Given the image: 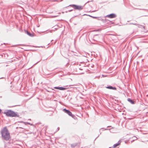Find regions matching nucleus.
I'll use <instances>...</instances> for the list:
<instances>
[{
    "instance_id": "1",
    "label": "nucleus",
    "mask_w": 148,
    "mask_h": 148,
    "mask_svg": "<svg viewBox=\"0 0 148 148\" xmlns=\"http://www.w3.org/2000/svg\"><path fill=\"white\" fill-rule=\"evenodd\" d=\"M1 134L2 138L6 140H9L10 138V132L6 127H4L1 130Z\"/></svg>"
},
{
    "instance_id": "11",
    "label": "nucleus",
    "mask_w": 148,
    "mask_h": 148,
    "mask_svg": "<svg viewBox=\"0 0 148 148\" xmlns=\"http://www.w3.org/2000/svg\"><path fill=\"white\" fill-rule=\"evenodd\" d=\"M27 34L28 35H29V36H31V34L30 33H29V32H28V31H27Z\"/></svg>"
},
{
    "instance_id": "8",
    "label": "nucleus",
    "mask_w": 148,
    "mask_h": 148,
    "mask_svg": "<svg viewBox=\"0 0 148 148\" xmlns=\"http://www.w3.org/2000/svg\"><path fill=\"white\" fill-rule=\"evenodd\" d=\"M128 101L130 102L132 104H133L134 103V101H133L132 100L130 99H127Z\"/></svg>"
},
{
    "instance_id": "6",
    "label": "nucleus",
    "mask_w": 148,
    "mask_h": 148,
    "mask_svg": "<svg viewBox=\"0 0 148 148\" xmlns=\"http://www.w3.org/2000/svg\"><path fill=\"white\" fill-rule=\"evenodd\" d=\"M54 88L56 89H58L60 90H64L66 89V88L62 87H55Z\"/></svg>"
},
{
    "instance_id": "12",
    "label": "nucleus",
    "mask_w": 148,
    "mask_h": 148,
    "mask_svg": "<svg viewBox=\"0 0 148 148\" xmlns=\"http://www.w3.org/2000/svg\"><path fill=\"white\" fill-rule=\"evenodd\" d=\"M1 109H0V113H1Z\"/></svg>"
},
{
    "instance_id": "3",
    "label": "nucleus",
    "mask_w": 148,
    "mask_h": 148,
    "mask_svg": "<svg viewBox=\"0 0 148 148\" xmlns=\"http://www.w3.org/2000/svg\"><path fill=\"white\" fill-rule=\"evenodd\" d=\"M71 6L73 7L75 9L80 10L83 9V7L81 6L74 5H71Z\"/></svg>"
},
{
    "instance_id": "5",
    "label": "nucleus",
    "mask_w": 148,
    "mask_h": 148,
    "mask_svg": "<svg viewBox=\"0 0 148 148\" xmlns=\"http://www.w3.org/2000/svg\"><path fill=\"white\" fill-rule=\"evenodd\" d=\"M116 15L114 14H112L106 16V17L110 18H113L115 17Z\"/></svg>"
},
{
    "instance_id": "4",
    "label": "nucleus",
    "mask_w": 148,
    "mask_h": 148,
    "mask_svg": "<svg viewBox=\"0 0 148 148\" xmlns=\"http://www.w3.org/2000/svg\"><path fill=\"white\" fill-rule=\"evenodd\" d=\"M63 111L65 112L67 114L70 116L72 117L73 116V115L72 113L69 110H67L66 109H63Z\"/></svg>"
},
{
    "instance_id": "2",
    "label": "nucleus",
    "mask_w": 148,
    "mask_h": 148,
    "mask_svg": "<svg viewBox=\"0 0 148 148\" xmlns=\"http://www.w3.org/2000/svg\"><path fill=\"white\" fill-rule=\"evenodd\" d=\"M4 114L8 117H16L17 116L16 113L11 110H7L4 112Z\"/></svg>"
},
{
    "instance_id": "7",
    "label": "nucleus",
    "mask_w": 148,
    "mask_h": 148,
    "mask_svg": "<svg viewBox=\"0 0 148 148\" xmlns=\"http://www.w3.org/2000/svg\"><path fill=\"white\" fill-rule=\"evenodd\" d=\"M106 88H107L109 89H113V90H116V88L113 87L112 86H110L107 87H106Z\"/></svg>"
},
{
    "instance_id": "10",
    "label": "nucleus",
    "mask_w": 148,
    "mask_h": 148,
    "mask_svg": "<svg viewBox=\"0 0 148 148\" xmlns=\"http://www.w3.org/2000/svg\"><path fill=\"white\" fill-rule=\"evenodd\" d=\"M132 138H133L134 140H133L134 141V140H136L137 139V137H136L135 136H134L132 137Z\"/></svg>"
},
{
    "instance_id": "9",
    "label": "nucleus",
    "mask_w": 148,
    "mask_h": 148,
    "mask_svg": "<svg viewBox=\"0 0 148 148\" xmlns=\"http://www.w3.org/2000/svg\"><path fill=\"white\" fill-rule=\"evenodd\" d=\"M120 144V142H119L117 144H114V147L115 148L117 146L119 145Z\"/></svg>"
}]
</instances>
